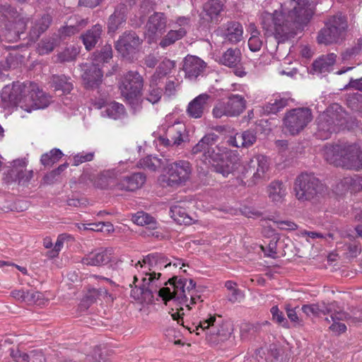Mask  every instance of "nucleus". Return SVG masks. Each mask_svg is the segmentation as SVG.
Returning <instances> with one entry per match:
<instances>
[{"instance_id":"27","label":"nucleus","mask_w":362,"mask_h":362,"mask_svg":"<svg viewBox=\"0 0 362 362\" xmlns=\"http://www.w3.org/2000/svg\"><path fill=\"white\" fill-rule=\"evenodd\" d=\"M342 313L344 314V318L338 319L336 317H326L325 320L328 322H332V324L329 327V329L337 334L344 333L346 330V326L339 321L349 320L352 323L362 322V313L359 315H357L356 313H354V316L351 317L349 313L344 311L342 308Z\"/></svg>"},{"instance_id":"59","label":"nucleus","mask_w":362,"mask_h":362,"mask_svg":"<svg viewBox=\"0 0 362 362\" xmlns=\"http://www.w3.org/2000/svg\"><path fill=\"white\" fill-rule=\"evenodd\" d=\"M277 240L273 239L270 240L268 246L267 247H264L263 246H261L262 250L264 252V255L267 257L275 258L276 255L277 254Z\"/></svg>"},{"instance_id":"40","label":"nucleus","mask_w":362,"mask_h":362,"mask_svg":"<svg viewBox=\"0 0 362 362\" xmlns=\"http://www.w3.org/2000/svg\"><path fill=\"white\" fill-rule=\"evenodd\" d=\"M125 21L124 8H122L119 11L116 9L108 21L107 28L109 33H115Z\"/></svg>"},{"instance_id":"10","label":"nucleus","mask_w":362,"mask_h":362,"mask_svg":"<svg viewBox=\"0 0 362 362\" xmlns=\"http://www.w3.org/2000/svg\"><path fill=\"white\" fill-rule=\"evenodd\" d=\"M246 100L239 94H230L227 98L219 100L214 105L212 114L215 118L239 116L246 108Z\"/></svg>"},{"instance_id":"37","label":"nucleus","mask_w":362,"mask_h":362,"mask_svg":"<svg viewBox=\"0 0 362 362\" xmlns=\"http://www.w3.org/2000/svg\"><path fill=\"white\" fill-rule=\"evenodd\" d=\"M112 255L113 250L112 248H100L96 250L92 257V266L107 264L111 261Z\"/></svg>"},{"instance_id":"34","label":"nucleus","mask_w":362,"mask_h":362,"mask_svg":"<svg viewBox=\"0 0 362 362\" xmlns=\"http://www.w3.org/2000/svg\"><path fill=\"white\" fill-rule=\"evenodd\" d=\"M280 356L279 350L275 347L266 350L261 348L255 353L257 362H280Z\"/></svg>"},{"instance_id":"21","label":"nucleus","mask_w":362,"mask_h":362,"mask_svg":"<svg viewBox=\"0 0 362 362\" xmlns=\"http://www.w3.org/2000/svg\"><path fill=\"white\" fill-rule=\"evenodd\" d=\"M210 99L211 95L207 93H202L197 96L188 104L187 108L188 115L195 119L202 117L208 107V102Z\"/></svg>"},{"instance_id":"39","label":"nucleus","mask_w":362,"mask_h":362,"mask_svg":"<svg viewBox=\"0 0 362 362\" xmlns=\"http://www.w3.org/2000/svg\"><path fill=\"white\" fill-rule=\"evenodd\" d=\"M52 85L57 90H62L64 93H69L73 89V84L70 78L65 75H54L52 77Z\"/></svg>"},{"instance_id":"64","label":"nucleus","mask_w":362,"mask_h":362,"mask_svg":"<svg viewBox=\"0 0 362 362\" xmlns=\"http://www.w3.org/2000/svg\"><path fill=\"white\" fill-rule=\"evenodd\" d=\"M277 227L281 230H296L297 225L291 221L274 220Z\"/></svg>"},{"instance_id":"15","label":"nucleus","mask_w":362,"mask_h":362,"mask_svg":"<svg viewBox=\"0 0 362 362\" xmlns=\"http://www.w3.org/2000/svg\"><path fill=\"white\" fill-rule=\"evenodd\" d=\"M168 174V185L179 186L185 185L192 173V165L186 160H178L169 163L166 168Z\"/></svg>"},{"instance_id":"23","label":"nucleus","mask_w":362,"mask_h":362,"mask_svg":"<svg viewBox=\"0 0 362 362\" xmlns=\"http://www.w3.org/2000/svg\"><path fill=\"white\" fill-rule=\"evenodd\" d=\"M293 99L287 94H278L263 106V112L266 115L276 114L288 106Z\"/></svg>"},{"instance_id":"22","label":"nucleus","mask_w":362,"mask_h":362,"mask_svg":"<svg viewBox=\"0 0 362 362\" xmlns=\"http://www.w3.org/2000/svg\"><path fill=\"white\" fill-rule=\"evenodd\" d=\"M205 66V62L197 57L187 55L184 59L183 70L189 78H197L203 72Z\"/></svg>"},{"instance_id":"17","label":"nucleus","mask_w":362,"mask_h":362,"mask_svg":"<svg viewBox=\"0 0 362 362\" xmlns=\"http://www.w3.org/2000/svg\"><path fill=\"white\" fill-rule=\"evenodd\" d=\"M28 86H32L27 95H24L25 105H23V110L31 112L33 110L44 109L49 104V97L42 90H39L34 83H28Z\"/></svg>"},{"instance_id":"45","label":"nucleus","mask_w":362,"mask_h":362,"mask_svg":"<svg viewBox=\"0 0 362 362\" xmlns=\"http://www.w3.org/2000/svg\"><path fill=\"white\" fill-rule=\"evenodd\" d=\"M175 62L168 59H164L158 65L156 72L151 76H156V79L160 81V79L170 74L175 67Z\"/></svg>"},{"instance_id":"56","label":"nucleus","mask_w":362,"mask_h":362,"mask_svg":"<svg viewBox=\"0 0 362 362\" xmlns=\"http://www.w3.org/2000/svg\"><path fill=\"white\" fill-rule=\"evenodd\" d=\"M81 67V76L85 87L88 89L90 88V65L88 63L83 64Z\"/></svg>"},{"instance_id":"44","label":"nucleus","mask_w":362,"mask_h":362,"mask_svg":"<svg viewBox=\"0 0 362 362\" xmlns=\"http://www.w3.org/2000/svg\"><path fill=\"white\" fill-rule=\"evenodd\" d=\"M18 64L16 56L9 54L5 60L0 61V79L7 76V73L11 69L16 68Z\"/></svg>"},{"instance_id":"57","label":"nucleus","mask_w":362,"mask_h":362,"mask_svg":"<svg viewBox=\"0 0 362 362\" xmlns=\"http://www.w3.org/2000/svg\"><path fill=\"white\" fill-rule=\"evenodd\" d=\"M270 312L272 315V319L278 324L282 325L283 327H287L288 322L286 318L284 317L283 313L279 310L277 306H273Z\"/></svg>"},{"instance_id":"58","label":"nucleus","mask_w":362,"mask_h":362,"mask_svg":"<svg viewBox=\"0 0 362 362\" xmlns=\"http://www.w3.org/2000/svg\"><path fill=\"white\" fill-rule=\"evenodd\" d=\"M64 240V235H60L58 236L57 240L54 244V248L47 252V256L49 258H54L58 256L59 251L62 250L63 247Z\"/></svg>"},{"instance_id":"42","label":"nucleus","mask_w":362,"mask_h":362,"mask_svg":"<svg viewBox=\"0 0 362 362\" xmlns=\"http://www.w3.org/2000/svg\"><path fill=\"white\" fill-rule=\"evenodd\" d=\"M63 153L59 148H53L50 151L43 153L40 158V163L45 167H51L62 157Z\"/></svg>"},{"instance_id":"46","label":"nucleus","mask_w":362,"mask_h":362,"mask_svg":"<svg viewBox=\"0 0 362 362\" xmlns=\"http://www.w3.org/2000/svg\"><path fill=\"white\" fill-rule=\"evenodd\" d=\"M110 353L106 346H97L92 353V362H110Z\"/></svg>"},{"instance_id":"29","label":"nucleus","mask_w":362,"mask_h":362,"mask_svg":"<svg viewBox=\"0 0 362 362\" xmlns=\"http://www.w3.org/2000/svg\"><path fill=\"white\" fill-rule=\"evenodd\" d=\"M336 58L337 55L334 53L320 57L313 63L314 72L319 74L329 72L336 62Z\"/></svg>"},{"instance_id":"5","label":"nucleus","mask_w":362,"mask_h":362,"mask_svg":"<svg viewBox=\"0 0 362 362\" xmlns=\"http://www.w3.org/2000/svg\"><path fill=\"white\" fill-rule=\"evenodd\" d=\"M323 156L329 163L336 167L349 170H358L362 168V145H326L323 148Z\"/></svg>"},{"instance_id":"24","label":"nucleus","mask_w":362,"mask_h":362,"mask_svg":"<svg viewBox=\"0 0 362 362\" xmlns=\"http://www.w3.org/2000/svg\"><path fill=\"white\" fill-rule=\"evenodd\" d=\"M257 141V134L254 130L247 129L236 133L228 139L230 145L237 148H249Z\"/></svg>"},{"instance_id":"13","label":"nucleus","mask_w":362,"mask_h":362,"mask_svg":"<svg viewBox=\"0 0 362 362\" xmlns=\"http://www.w3.org/2000/svg\"><path fill=\"white\" fill-rule=\"evenodd\" d=\"M100 180L102 182L97 185L100 188L112 187L115 191L134 192L143 186L146 182V176L143 173H137L115 182L103 175Z\"/></svg>"},{"instance_id":"4","label":"nucleus","mask_w":362,"mask_h":362,"mask_svg":"<svg viewBox=\"0 0 362 362\" xmlns=\"http://www.w3.org/2000/svg\"><path fill=\"white\" fill-rule=\"evenodd\" d=\"M112 57V47L110 45H105L100 52H95L92 57V92L97 90L99 93L98 101L92 103V105L97 109L105 107V110L101 112L103 117H107L114 119L121 118L125 113L123 105L114 102L105 105L107 93L105 91H99V83L102 81L103 72L100 64L107 63Z\"/></svg>"},{"instance_id":"51","label":"nucleus","mask_w":362,"mask_h":362,"mask_svg":"<svg viewBox=\"0 0 362 362\" xmlns=\"http://www.w3.org/2000/svg\"><path fill=\"white\" fill-rule=\"evenodd\" d=\"M25 303L28 304H35L43 305L45 303L44 295L34 290L26 291Z\"/></svg>"},{"instance_id":"55","label":"nucleus","mask_w":362,"mask_h":362,"mask_svg":"<svg viewBox=\"0 0 362 362\" xmlns=\"http://www.w3.org/2000/svg\"><path fill=\"white\" fill-rule=\"evenodd\" d=\"M190 27V18L185 16H180L175 21L173 28L177 30H184L185 36Z\"/></svg>"},{"instance_id":"1","label":"nucleus","mask_w":362,"mask_h":362,"mask_svg":"<svg viewBox=\"0 0 362 362\" xmlns=\"http://www.w3.org/2000/svg\"><path fill=\"white\" fill-rule=\"evenodd\" d=\"M131 265L136 271L133 281L135 286L131 291V297L142 303H151L155 295L158 294L165 302L172 301L179 306L171 314L173 320L179 322L185 315L182 306L190 310V304L196 303L197 299L199 298L193 294L196 284L192 279L173 276L168 281L170 287L160 288L163 284L160 279L161 274L157 271L171 266V262L163 254H148L144 257L142 261L139 260L134 264V260H132Z\"/></svg>"},{"instance_id":"50","label":"nucleus","mask_w":362,"mask_h":362,"mask_svg":"<svg viewBox=\"0 0 362 362\" xmlns=\"http://www.w3.org/2000/svg\"><path fill=\"white\" fill-rule=\"evenodd\" d=\"M11 173L15 175V181L19 185H25L28 184L33 177V170L13 169Z\"/></svg>"},{"instance_id":"54","label":"nucleus","mask_w":362,"mask_h":362,"mask_svg":"<svg viewBox=\"0 0 362 362\" xmlns=\"http://www.w3.org/2000/svg\"><path fill=\"white\" fill-rule=\"evenodd\" d=\"M92 231L109 234L114 231V228L110 222L92 223Z\"/></svg>"},{"instance_id":"49","label":"nucleus","mask_w":362,"mask_h":362,"mask_svg":"<svg viewBox=\"0 0 362 362\" xmlns=\"http://www.w3.org/2000/svg\"><path fill=\"white\" fill-rule=\"evenodd\" d=\"M215 322L216 317L210 316L208 319L200 322L199 325L197 327V330L199 329L203 331L207 329V334H216L218 336L223 335V334L221 333L220 330H215Z\"/></svg>"},{"instance_id":"8","label":"nucleus","mask_w":362,"mask_h":362,"mask_svg":"<svg viewBox=\"0 0 362 362\" xmlns=\"http://www.w3.org/2000/svg\"><path fill=\"white\" fill-rule=\"evenodd\" d=\"M144 78L136 71H129L122 77L119 83L121 95L134 110L141 108Z\"/></svg>"},{"instance_id":"2","label":"nucleus","mask_w":362,"mask_h":362,"mask_svg":"<svg viewBox=\"0 0 362 362\" xmlns=\"http://www.w3.org/2000/svg\"><path fill=\"white\" fill-rule=\"evenodd\" d=\"M292 6L288 10L286 4H281V11L273 13L264 12L261 15V24L267 36H282L288 33V23H293L299 27L308 24L315 11L309 0H290Z\"/></svg>"},{"instance_id":"35","label":"nucleus","mask_w":362,"mask_h":362,"mask_svg":"<svg viewBox=\"0 0 362 362\" xmlns=\"http://www.w3.org/2000/svg\"><path fill=\"white\" fill-rule=\"evenodd\" d=\"M170 216L179 224L189 225L192 222V218L188 215L185 208L180 205H173L170 209Z\"/></svg>"},{"instance_id":"30","label":"nucleus","mask_w":362,"mask_h":362,"mask_svg":"<svg viewBox=\"0 0 362 362\" xmlns=\"http://www.w3.org/2000/svg\"><path fill=\"white\" fill-rule=\"evenodd\" d=\"M186 132L185 125L176 122L173 124L167 127L165 134L166 136L170 137L173 140V146H179L184 142V134Z\"/></svg>"},{"instance_id":"7","label":"nucleus","mask_w":362,"mask_h":362,"mask_svg":"<svg viewBox=\"0 0 362 362\" xmlns=\"http://www.w3.org/2000/svg\"><path fill=\"white\" fill-rule=\"evenodd\" d=\"M346 124V112L339 105L332 104L317 117V135L322 139H327L332 133L345 127Z\"/></svg>"},{"instance_id":"20","label":"nucleus","mask_w":362,"mask_h":362,"mask_svg":"<svg viewBox=\"0 0 362 362\" xmlns=\"http://www.w3.org/2000/svg\"><path fill=\"white\" fill-rule=\"evenodd\" d=\"M218 31L226 42L231 44L238 43L243 37V25L237 21H228L223 24Z\"/></svg>"},{"instance_id":"43","label":"nucleus","mask_w":362,"mask_h":362,"mask_svg":"<svg viewBox=\"0 0 362 362\" xmlns=\"http://www.w3.org/2000/svg\"><path fill=\"white\" fill-rule=\"evenodd\" d=\"M138 165L144 169L156 171L163 165V161L156 156H148L141 159Z\"/></svg>"},{"instance_id":"47","label":"nucleus","mask_w":362,"mask_h":362,"mask_svg":"<svg viewBox=\"0 0 362 362\" xmlns=\"http://www.w3.org/2000/svg\"><path fill=\"white\" fill-rule=\"evenodd\" d=\"M79 53L77 47L70 46L57 54V59L59 62H69L76 59Z\"/></svg>"},{"instance_id":"16","label":"nucleus","mask_w":362,"mask_h":362,"mask_svg":"<svg viewBox=\"0 0 362 362\" xmlns=\"http://www.w3.org/2000/svg\"><path fill=\"white\" fill-rule=\"evenodd\" d=\"M301 310L309 317H320L326 315H329V317L332 318L343 319L345 317L342 313V308L336 301L328 304L317 303L303 305Z\"/></svg>"},{"instance_id":"38","label":"nucleus","mask_w":362,"mask_h":362,"mask_svg":"<svg viewBox=\"0 0 362 362\" xmlns=\"http://www.w3.org/2000/svg\"><path fill=\"white\" fill-rule=\"evenodd\" d=\"M223 4L220 0H209L204 5V11L209 18L213 21L217 20L223 10Z\"/></svg>"},{"instance_id":"14","label":"nucleus","mask_w":362,"mask_h":362,"mask_svg":"<svg viewBox=\"0 0 362 362\" xmlns=\"http://www.w3.org/2000/svg\"><path fill=\"white\" fill-rule=\"evenodd\" d=\"M32 86H28V83H13L12 86H6L1 92V98L5 108L20 106L23 109L25 105L24 95H27Z\"/></svg>"},{"instance_id":"12","label":"nucleus","mask_w":362,"mask_h":362,"mask_svg":"<svg viewBox=\"0 0 362 362\" xmlns=\"http://www.w3.org/2000/svg\"><path fill=\"white\" fill-rule=\"evenodd\" d=\"M313 120L312 110L308 107H296L287 111L283 122L284 128L291 135H297Z\"/></svg>"},{"instance_id":"36","label":"nucleus","mask_w":362,"mask_h":362,"mask_svg":"<svg viewBox=\"0 0 362 362\" xmlns=\"http://www.w3.org/2000/svg\"><path fill=\"white\" fill-rule=\"evenodd\" d=\"M19 18H22L10 4L6 2L0 4V19L2 23H15Z\"/></svg>"},{"instance_id":"26","label":"nucleus","mask_w":362,"mask_h":362,"mask_svg":"<svg viewBox=\"0 0 362 362\" xmlns=\"http://www.w3.org/2000/svg\"><path fill=\"white\" fill-rule=\"evenodd\" d=\"M160 83V81L156 79V76H151L149 80V83L147 85L144 98V100L149 102L150 103L155 105L158 103L163 95V89L158 85Z\"/></svg>"},{"instance_id":"11","label":"nucleus","mask_w":362,"mask_h":362,"mask_svg":"<svg viewBox=\"0 0 362 362\" xmlns=\"http://www.w3.org/2000/svg\"><path fill=\"white\" fill-rule=\"evenodd\" d=\"M233 158H237V163L240 165L238 169L235 170L233 173H237L239 175L245 176L246 174H252V180L254 183L259 182L268 178L267 173L269 169L268 158L263 155H257L252 158L246 165H243L240 162L238 156H234Z\"/></svg>"},{"instance_id":"19","label":"nucleus","mask_w":362,"mask_h":362,"mask_svg":"<svg viewBox=\"0 0 362 362\" xmlns=\"http://www.w3.org/2000/svg\"><path fill=\"white\" fill-rule=\"evenodd\" d=\"M26 23L25 18H19L15 23H4V28L0 30V41L13 42L21 39V35L24 34Z\"/></svg>"},{"instance_id":"31","label":"nucleus","mask_w":362,"mask_h":362,"mask_svg":"<svg viewBox=\"0 0 362 362\" xmlns=\"http://www.w3.org/2000/svg\"><path fill=\"white\" fill-rule=\"evenodd\" d=\"M218 62L220 64L230 68L236 66L241 62L240 50L238 48L228 49L219 58Z\"/></svg>"},{"instance_id":"62","label":"nucleus","mask_w":362,"mask_h":362,"mask_svg":"<svg viewBox=\"0 0 362 362\" xmlns=\"http://www.w3.org/2000/svg\"><path fill=\"white\" fill-rule=\"evenodd\" d=\"M298 308V307L296 308H291V307H286V315L288 316V318L292 322L297 325H302L303 321L302 320L298 317L297 314L296 310Z\"/></svg>"},{"instance_id":"41","label":"nucleus","mask_w":362,"mask_h":362,"mask_svg":"<svg viewBox=\"0 0 362 362\" xmlns=\"http://www.w3.org/2000/svg\"><path fill=\"white\" fill-rule=\"evenodd\" d=\"M184 37H185L184 30H177L173 28V29L170 30L160 40L159 45L162 48H166L182 39Z\"/></svg>"},{"instance_id":"60","label":"nucleus","mask_w":362,"mask_h":362,"mask_svg":"<svg viewBox=\"0 0 362 362\" xmlns=\"http://www.w3.org/2000/svg\"><path fill=\"white\" fill-rule=\"evenodd\" d=\"M356 183L358 185V189H362V180L361 179H354L351 177H346L340 182L341 190H346L350 186Z\"/></svg>"},{"instance_id":"63","label":"nucleus","mask_w":362,"mask_h":362,"mask_svg":"<svg viewBox=\"0 0 362 362\" xmlns=\"http://www.w3.org/2000/svg\"><path fill=\"white\" fill-rule=\"evenodd\" d=\"M262 46V41L259 38V36H250L248 40V47L252 52H257L260 50Z\"/></svg>"},{"instance_id":"28","label":"nucleus","mask_w":362,"mask_h":362,"mask_svg":"<svg viewBox=\"0 0 362 362\" xmlns=\"http://www.w3.org/2000/svg\"><path fill=\"white\" fill-rule=\"evenodd\" d=\"M52 22V17L45 14L40 18L35 19L32 23L31 29L29 32V38L32 42H35L47 29Z\"/></svg>"},{"instance_id":"18","label":"nucleus","mask_w":362,"mask_h":362,"mask_svg":"<svg viewBox=\"0 0 362 362\" xmlns=\"http://www.w3.org/2000/svg\"><path fill=\"white\" fill-rule=\"evenodd\" d=\"M142 43V40L134 31L124 32L116 42L117 51L124 57L134 54Z\"/></svg>"},{"instance_id":"9","label":"nucleus","mask_w":362,"mask_h":362,"mask_svg":"<svg viewBox=\"0 0 362 362\" xmlns=\"http://www.w3.org/2000/svg\"><path fill=\"white\" fill-rule=\"evenodd\" d=\"M348 28L345 16L337 13L329 16L325 22V26L318 33L317 42L324 45L338 43L345 39Z\"/></svg>"},{"instance_id":"48","label":"nucleus","mask_w":362,"mask_h":362,"mask_svg":"<svg viewBox=\"0 0 362 362\" xmlns=\"http://www.w3.org/2000/svg\"><path fill=\"white\" fill-rule=\"evenodd\" d=\"M88 19H86V20H81L76 25L64 26L63 28H60V30H59L60 37H69L72 35H74L75 33L78 32L81 29L84 28L88 24Z\"/></svg>"},{"instance_id":"61","label":"nucleus","mask_w":362,"mask_h":362,"mask_svg":"<svg viewBox=\"0 0 362 362\" xmlns=\"http://www.w3.org/2000/svg\"><path fill=\"white\" fill-rule=\"evenodd\" d=\"M11 356L12 358V361L8 362H28L29 361V356L18 349L11 350Z\"/></svg>"},{"instance_id":"52","label":"nucleus","mask_w":362,"mask_h":362,"mask_svg":"<svg viewBox=\"0 0 362 362\" xmlns=\"http://www.w3.org/2000/svg\"><path fill=\"white\" fill-rule=\"evenodd\" d=\"M93 299L96 302L98 300L101 303L105 300L106 303L111 302L113 300V298L110 295L105 288H92V303Z\"/></svg>"},{"instance_id":"33","label":"nucleus","mask_w":362,"mask_h":362,"mask_svg":"<svg viewBox=\"0 0 362 362\" xmlns=\"http://www.w3.org/2000/svg\"><path fill=\"white\" fill-rule=\"evenodd\" d=\"M132 221L138 226H146L151 230H154L158 226L154 217L142 211L132 215Z\"/></svg>"},{"instance_id":"25","label":"nucleus","mask_w":362,"mask_h":362,"mask_svg":"<svg viewBox=\"0 0 362 362\" xmlns=\"http://www.w3.org/2000/svg\"><path fill=\"white\" fill-rule=\"evenodd\" d=\"M167 25V18L164 13L155 12L146 23V30L149 35L153 37L157 33H162Z\"/></svg>"},{"instance_id":"53","label":"nucleus","mask_w":362,"mask_h":362,"mask_svg":"<svg viewBox=\"0 0 362 362\" xmlns=\"http://www.w3.org/2000/svg\"><path fill=\"white\" fill-rule=\"evenodd\" d=\"M57 45V40L55 37H48L42 40L39 46V52L40 54H45L52 52Z\"/></svg>"},{"instance_id":"6","label":"nucleus","mask_w":362,"mask_h":362,"mask_svg":"<svg viewBox=\"0 0 362 362\" xmlns=\"http://www.w3.org/2000/svg\"><path fill=\"white\" fill-rule=\"evenodd\" d=\"M293 189L298 200L313 204L319 202L327 191L325 185L313 173H308L296 178Z\"/></svg>"},{"instance_id":"3","label":"nucleus","mask_w":362,"mask_h":362,"mask_svg":"<svg viewBox=\"0 0 362 362\" xmlns=\"http://www.w3.org/2000/svg\"><path fill=\"white\" fill-rule=\"evenodd\" d=\"M218 139V136L215 133L206 134L192 147L191 153L206 165L211 166L212 170L226 177L238 169L240 165L236 162V158L223 159V155L216 145Z\"/></svg>"},{"instance_id":"32","label":"nucleus","mask_w":362,"mask_h":362,"mask_svg":"<svg viewBox=\"0 0 362 362\" xmlns=\"http://www.w3.org/2000/svg\"><path fill=\"white\" fill-rule=\"evenodd\" d=\"M267 193L269 199L274 202H281L286 196V187L282 182H272L267 187Z\"/></svg>"}]
</instances>
